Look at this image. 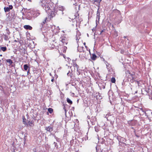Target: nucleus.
Wrapping results in <instances>:
<instances>
[{
  "instance_id": "dca6fc26",
  "label": "nucleus",
  "mask_w": 152,
  "mask_h": 152,
  "mask_svg": "<svg viewBox=\"0 0 152 152\" xmlns=\"http://www.w3.org/2000/svg\"><path fill=\"white\" fill-rule=\"evenodd\" d=\"M23 68L24 70L26 71L28 68L29 67L28 66L27 64H25L23 66Z\"/></svg>"
},
{
  "instance_id": "f03ea898",
  "label": "nucleus",
  "mask_w": 152,
  "mask_h": 152,
  "mask_svg": "<svg viewBox=\"0 0 152 152\" xmlns=\"http://www.w3.org/2000/svg\"><path fill=\"white\" fill-rule=\"evenodd\" d=\"M48 13V17L45 18L44 21L41 23L42 26H43L45 23H47L48 21L49 22L50 20H52L53 17H54L56 13V11L55 10H54L47 11Z\"/></svg>"
},
{
  "instance_id": "f257e3e1",
  "label": "nucleus",
  "mask_w": 152,
  "mask_h": 152,
  "mask_svg": "<svg viewBox=\"0 0 152 152\" xmlns=\"http://www.w3.org/2000/svg\"><path fill=\"white\" fill-rule=\"evenodd\" d=\"M42 5L46 11L50 10L54 6V3L51 0H42L41 1Z\"/></svg>"
},
{
  "instance_id": "cd10ccee",
  "label": "nucleus",
  "mask_w": 152,
  "mask_h": 152,
  "mask_svg": "<svg viewBox=\"0 0 152 152\" xmlns=\"http://www.w3.org/2000/svg\"><path fill=\"white\" fill-rule=\"evenodd\" d=\"M104 31H105V30L104 29H103V30H102L101 32V33L100 34H101L102 33L104 32Z\"/></svg>"
},
{
  "instance_id": "c756f323",
  "label": "nucleus",
  "mask_w": 152,
  "mask_h": 152,
  "mask_svg": "<svg viewBox=\"0 0 152 152\" xmlns=\"http://www.w3.org/2000/svg\"><path fill=\"white\" fill-rule=\"evenodd\" d=\"M83 44L85 45V47L86 48H87V46H86V43L85 42H84Z\"/></svg>"
},
{
  "instance_id": "393cba45",
  "label": "nucleus",
  "mask_w": 152,
  "mask_h": 152,
  "mask_svg": "<svg viewBox=\"0 0 152 152\" xmlns=\"http://www.w3.org/2000/svg\"><path fill=\"white\" fill-rule=\"evenodd\" d=\"M63 109L64 110V111H65V114H66V107H65V106H64V107H63Z\"/></svg>"
},
{
  "instance_id": "f3484780",
  "label": "nucleus",
  "mask_w": 152,
  "mask_h": 152,
  "mask_svg": "<svg viewBox=\"0 0 152 152\" xmlns=\"http://www.w3.org/2000/svg\"><path fill=\"white\" fill-rule=\"evenodd\" d=\"M73 66L76 68L77 70L79 67V66L76 63H74L73 64Z\"/></svg>"
},
{
  "instance_id": "c85d7f7f",
  "label": "nucleus",
  "mask_w": 152,
  "mask_h": 152,
  "mask_svg": "<svg viewBox=\"0 0 152 152\" xmlns=\"http://www.w3.org/2000/svg\"><path fill=\"white\" fill-rule=\"evenodd\" d=\"M33 150L34 151V152H37L36 149V148H34V149H33Z\"/></svg>"
},
{
  "instance_id": "a211bd4d",
  "label": "nucleus",
  "mask_w": 152,
  "mask_h": 152,
  "mask_svg": "<svg viewBox=\"0 0 152 152\" xmlns=\"http://www.w3.org/2000/svg\"><path fill=\"white\" fill-rule=\"evenodd\" d=\"M4 11L5 12H8L10 11V10L9 9L8 7H5L4 8Z\"/></svg>"
},
{
  "instance_id": "9d476101",
  "label": "nucleus",
  "mask_w": 152,
  "mask_h": 152,
  "mask_svg": "<svg viewBox=\"0 0 152 152\" xmlns=\"http://www.w3.org/2000/svg\"><path fill=\"white\" fill-rule=\"evenodd\" d=\"M53 41L54 42V43H53L54 45H56L55 47H58V41L56 39H54V40H53Z\"/></svg>"
},
{
  "instance_id": "9b49d317",
  "label": "nucleus",
  "mask_w": 152,
  "mask_h": 152,
  "mask_svg": "<svg viewBox=\"0 0 152 152\" xmlns=\"http://www.w3.org/2000/svg\"><path fill=\"white\" fill-rule=\"evenodd\" d=\"M97 58V56L95 54H93L91 58L92 60L95 61L96 60Z\"/></svg>"
},
{
  "instance_id": "a878e982",
  "label": "nucleus",
  "mask_w": 152,
  "mask_h": 152,
  "mask_svg": "<svg viewBox=\"0 0 152 152\" xmlns=\"http://www.w3.org/2000/svg\"><path fill=\"white\" fill-rule=\"evenodd\" d=\"M137 84L138 85V86H140V85L139 82V81H137Z\"/></svg>"
},
{
  "instance_id": "2f4dec72",
  "label": "nucleus",
  "mask_w": 152,
  "mask_h": 152,
  "mask_svg": "<svg viewBox=\"0 0 152 152\" xmlns=\"http://www.w3.org/2000/svg\"><path fill=\"white\" fill-rule=\"evenodd\" d=\"M28 1L30 2H31L32 1L31 0H27Z\"/></svg>"
},
{
  "instance_id": "e433bc0d",
  "label": "nucleus",
  "mask_w": 152,
  "mask_h": 152,
  "mask_svg": "<svg viewBox=\"0 0 152 152\" xmlns=\"http://www.w3.org/2000/svg\"><path fill=\"white\" fill-rule=\"evenodd\" d=\"M124 38H126V37H124Z\"/></svg>"
},
{
  "instance_id": "39448f33",
  "label": "nucleus",
  "mask_w": 152,
  "mask_h": 152,
  "mask_svg": "<svg viewBox=\"0 0 152 152\" xmlns=\"http://www.w3.org/2000/svg\"><path fill=\"white\" fill-rule=\"evenodd\" d=\"M26 125L28 126L33 127L34 126V122L33 120L29 121L27 123H26Z\"/></svg>"
},
{
  "instance_id": "2eb2a0df",
  "label": "nucleus",
  "mask_w": 152,
  "mask_h": 152,
  "mask_svg": "<svg viewBox=\"0 0 152 152\" xmlns=\"http://www.w3.org/2000/svg\"><path fill=\"white\" fill-rule=\"evenodd\" d=\"M67 102L68 103L70 104H72V101L69 98H67Z\"/></svg>"
},
{
  "instance_id": "7ed1b4c3",
  "label": "nucleus",
  "mask_w": 152,
  "mask_h": 152,
  "mask_svg": "<svg viewBox=\"0 0 152 152\" xmlns=\"http://www.w3.org/2000/svg\"><path fill=\"white\" fill-rule=\"evenodd\" d=\"M126 73L127 75V74H129V75L127 76L128 77V79H130V81L132 83L133 82L134 77H133V75L130 73V72L129 70L127 71Z\"/></svg>"
},
{
  "instance_id": "aec40b11",
  "label": "nucleus",
  "mask_w": 152,
  "mask_h": 152,
  "mask_svg": "<svg viewBox=\"0 0 152 152\" xmlns=\"http://www.w3.org/2000/svg\"><path fill=\"white\" fill-rule=\"evenodd\" d=\"M116 81L115 78L114 77H113L111 79V81L112 83H115Z\"/></svg>"
},
{
  "instance_id": "c9c22d12",
  "label": "nucleus",
  "mask_w": 152,
  "mask_h": 152,
  "mask_svg": "<svg viewBox=\"0 0 152 152\" xmlns=\"http://www.w3.org/2000/svg\"><path fill=\"white\" fill-rule=\"evenodd\" d=\"M1 63H0V66H1Z\"/></svg>"
},
{
  "instance_id": "bb28decb",
  "label": "nucleus",
  "mask_w": 152,
  "mask_h": 152,
  "mask_svg": "<svg viewBox=\"0 0 152 152\" xmlns=\"http://www.w3.org/2000/svg\"><path fill=\"white\" fill-rule=\"evenodd\" d=\"M54 80V78L53 77V78L51 79V81L52 82H53Z\"/></svg>"
},
{
  "instance_id": "5701e85b",
  "label": "nucleus",
  "mask_w": 152,
  "mask_h": 152,
  "mask_svg": "<svg viewBox=\"0 0 152 152\" xmlns=\"http://www.w3.org/2000/svg\"><path fill=\"white\" fill-rule=\"evenodd\" d=\"M102 0H94V2H97L99 4Z\"/></svg>"
},
{
  "instance_id": "4468645a",
  "label": "nucleus",
  "mask_w": 152,
  "mask_h": 152,
  "mask_svg": "<svg viewBox=\"0 0 152 152\" xmlns=\"http://www.w3.org/2000/svg\"><path fill=\"white\" fill-rule=\"evenodd\" d=\"M48 112H49V113L51 114V113H52L53 112V110L52 108H49L48 109Z\"/></svg>"
},
{
  "instance_id": "473e14b6",
  "label": "nucleus",
  "mask_w": 152,
  "mask_h": 152,
  "mask_svg": "<svg viewBox=\"0 0 152 152\" xmlns=\"http://www.w3.org/2000/svg\"><path fill=\"white\" fill-rule=\"evenodd\" d=\"M135 122V121H132V123H133V122Z\"/></svg>"
},
{
  "instance_id": "4be33fe9",
  "label": "nucleus",
  "mask_w": 152,
  "mask_h": 152,
  "mask_svg": "<svg viewBox=\"0 0 152 152\" xmlns=\"http://www.w3.org/2000/svg\"><path fill=\"white\" fill-rule=\"evenodd\" d=\"M23 122L24 124H26V119L24 116L23 117Z\"/></svg>"
},
{
  "instance_id": "f8f14e48",
  "label": "nucleus",
  "mask_w": 152,
  "mask_h": 152,
  "mask_svg": "<svg viewBox=\"0 0 152 152\" xmlns=\"http://www.w3.org/2000/svg\"><path fill=\"white\" fill-rule=\"evenodd\" d=\"M79 14L78 13V12H77L75 14V17L74 18V19L77 20L79 18Z\"/></svg>"
},
{
  "instance_id": "423d86ee",
  "label": "nucleus",
  "mask_w": 152,
  "mask_h": 152,
  "mask_svg": "<svg viewBox=\"0 0 152 152\" xmlns=\"http://www.w3.org/2000/svg\"><path fill=\"white\" fill-rule=\"evenodd\" d=\"M53 43H54V42L52 40L50 42V43L49 45V46L50 49H53L55 47L56 45H54L53 44Z\"/></svg>"
},
{
  "instance_id": "ddd939ff",
  "label": "nucleus",
  "mask_w": 152,
  "mask_h": 152,
  "mask_svg": "<svg viewBox=\"0 0 152 152\" xmlns=\"http://www.w3.org/2000/svg\"><path fill=\"white\" fill-rule=\"evenodd\" d=\"M6 62L7 63H9L10 65H11L13 63L11 59H7L6 60Z\"/></svg>"
},
{
  "instance_id": "1a4fd4ad",
  "label": "nucleus",
  "mask_w": 152,
  "mask_h": 152,
  "mask_svg": "<svg viewBox=\"0 0 152 152\" xmlns=\"http://www.w3.org/2000/svg\"><path fill=\"white\" fill-rule=\"evenodd\" d=\"M77 50L80 52H83V47L80 46L79 45L78 46Z\"/></svg>"
},
{
  "instance_id": "b1692460",
  "label": "nucleus",
  "mask_w": 152,
  "mask_h": 152,
  "mask_svg": "<svg viewBox=\"0 0 152 152\" xmlns=\"http://www.w3.org/2000/svg\"><path fill=\"white\" fill-rule=\"evenodd\" d=\"M8 8L10 10H12L13 9V6L12 5H9Z\"/></svg>"
},
{
  "instance_id": "7c9ffc66",
  "label": "nucleus",
  "mask_w": 152,
  "mask_h": 152,
  "mask_svg": "<svg viewBox=\"0 0 152 152\" xmlns=\"http://www.w3.org/2000/svg\"><path fill=\"white\" fill-rule=\"evenodd\" d=\"M29 69L28 70V72H27L28 73H29V71H30V69H30V68H29Z\"/></svg>"
},
{
  "instance_id": "0eeeda50",
  "label": "nucleus",
  "mask_w": 152,
  "mask_h": 152,
  "mask_svg": "<svg viewBox=\"0 0 152 152\" xmlns=\"http://www.w3.org/2000/svg\"><path fill=\"white\" fill-rule=\"evenodd\" d=\"M45 129L49 132H51L53 130V128L51 126H48L46 127Z\"/></svg>"
},
{
  "instance_id": "20e7f679",
  "label": "nucleus",
  "mask_w": 152,
  "mask_h": 152,
  "mask_svg": "<svg viewBox=\"0 0 152 152\" xmlns=\"http://www.w3.org/2000/svg\"><path fill=\"white\" fill-rule=\"evenodd\" d=\"M60 40L64 45H66L68 43L67 39L65 36L61 37L60 38Z\"/></svg>"
},
{
  "instance_id": "4c0bfd02",
  "label": "nucleus",
  "mask_w": 152,
  "mask_h": 152,
  "mask_svg": "<svg viewBox=\"0 0 152 152\" xmlns=\"http://www.w3.org/2000/svg\"><path fill=\"white\" fill-rule=\"evenodd\" d=\"M1 60H0V62H1Z\"/></svg>"
},
{
  "instance_id": "6e6552de",
  "label": "nucleus",
  "mask_w": 152,
  "mask_h": 152,
  "mask_svg": "<svg viewBox=\"0 0 152 152\" xmlns=\"http://www.w3.org/2000/svg\"><path fill=\"white\" fill-rule=\"evenodd\" d=\"M24 28L26 29H29V30H31L32 28L29 25H26L24 26Z\"/></svg>"
},
{
  "instance_id": "72a5a7b5",
  "label": "nucleus",
  "mask_w": 152,
  "mask_h": 152,
  "mask_svg": "<svg viewBox=\"0 0 152 152\" xmlns=\"http://www.w3.org/2000/svg\"><path fill=\"white\" fill-rule=\"evenodd\" d=\"M17 41L16 40H14V42H17Z\"/></svg>"
},
{
  "instance_id": "f704fd0d",
  "label": "nucleus",
  "mask_w": 152,
  "mask_h": 152,
  "mask_svg": "<svg viewBox=\"0 0 152 152\" xmlns=\"http://www.w3.org/2000/svg\"><path fill=\"white\" fill-rule=\"evenodd\" d=\"M75 152H79V151H75Z\"/></svg>"
},
{
  "instance_id": "6ab92c4d",
  "label": "nucleus",
  "mask_w": 152,
  "mask_h": 152,
  "mask_svg": "<svg viewBox=\"0 0 152 152\" xmlns=\"http://www.w3.org/2000/svg\"><path fill=\"white\" fill-rule=\"evenodd\" d=\"M1 49L4 52L6 51L7 50V48L6 47H1Z\"/></svg>"
},
{
  "instance_id": "412c9836",
  "label": "nucleus",
  "mask_w": 152,
  "mask_h": 152,
  "mask_svg": "<svg viewBox=\"0 0 152 152\" xmlns=\"http://www.w3.org/2000/svg\"><path fill=\"white\" fill-rule=\"evenodd\" d=\"M99 8L98 9V11L97 12V13H96V16H97V17H98V18H99V16H100V12H99L98 11V10H99Z\"/></svg>"
}]
</instances>
